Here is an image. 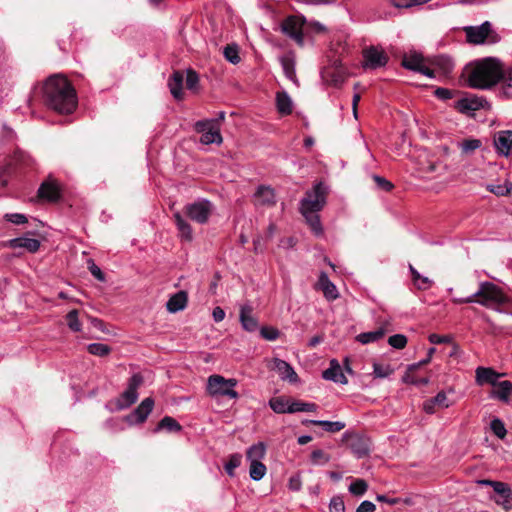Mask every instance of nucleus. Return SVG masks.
Instances as JSON below:
<instances>
[{
    "label": "nucleus",
    "instance_id": "46",
    "mask_svg": "<svg viewBox=\"0 0 512 512\" xmlns=\"http://www.w3.org/2000/svg\"><path fill=\"white\" fill-rule=\"evenodd\" d=\"M368 484L364 479H356L349 486V492L355 496H362L366 493Z\"/></svg>",
    "mask_w": 512,
    "mask_h": 512
},
{
    "label": "nucleus",
    "instance_id": "2",
    "mask_svg": "<svg viewBox=\"0 0 512 512\" xmlns=\"http://www.w3.org/2000/svg\"><path fill=\"white\" fill-rule=\"evenodd\" d=\"M501 76L502 63L496 58L487 57L471 63L467 82L471 88L490 89L500 82Z\"/></svg>",
    "mask_w": 512,
    "mask_h": 512
},
{
    "label": "nucleus",
    "instance_id": "18",
    "mask_svg": "<svg viewBox=\"0 0 512 512\" xmlns=\"http://www.w3.org/2000/svg\"><path fill=\"white\" fill-rule=\"evenodd\" d=\"M273 369L278 372L282 380H287L290 383H296L298 381V375L294 371L293 367L284 360L275 358L273 360Z\"/></svg>",
    "mask_w": 512,
    "mask_h": 512
},
{
    "label": "nucleus",
    "instance_id": "62",
    "mask_svg": "<svg viewBox=\"0 0 512 512\" xmlns=\"http://www.w3.org/2000/svg\"><path fill=\"white\" fill-rule=\"evenodd\" d=\"M373 179L377 184L378 188L383 191L389 192L394 188V185L384 177L374 175Z\"/></svg>",
    "mask_w": 512,
    "mask_h": 512
},
{
    "label": "nucleus",
    "instance_id": "16",
    "mask_svg": "<svg viewBox=\"0 0 512 512\" xmlns=\"http://www.w3.org/2000/svg\"><path fill=\"white\" fill-rule=\"evenodd\" d=\"M154 407V399L152 397H147L136 407L131 415L128 416V419L131 420L135 418V423L142 424L144 423L149 414L152 412Z\"/></svg>",
    "mask_w": 512,
    "mask_h": 512
},
{
    "label": "nucleus",
    "instance_id": "63",
    "mask_svg": "<svg viewBox=\"0 0 512 512\" xmlns=\"http://www.w3.org/2000/svg\"><path fill=\"white\" fill-rule=\"evenodd\" d=\"M392 369L389 366H383L381 364L375 363L373 365V373L376 377L384 378L387 377L389 374L392 373Z\"/></svg>",
    "mask_w": 512,
    "mask_h": 512
},
{
    "label": "nucleus",
    "instance_id": "23",
    "mask_svg": "<svg viewBox=\"0 0 512 512\" xmlns=\"http://www.w3.org/2000/svg\"><path fill=\"white\" fill-rule=\"evenodd\" d=\"M173 219L177 226L179 236L183 241L191 242L193 240V232L191 225L184 219L180 212L173 214Z\"/></svg>",
    "mask_w": 512,
    "mask_h": 512
},
{
    "label": "nucleus",
    "instance_id": "56",
    "mask_svg": "<svg viewBox=\"0 0 512 512\" xmlns=\"http://www.w3.org/2000/svg\"><path fill=\"white\" fill-rule=\"evenodd\" d=\"M388 343L393 348L403 349L407 344V337L403 334H395L388 338Z\"/></svg>",
    "mask_w": 512,
    "mask_h": 512
},
{
    "label": "nucleus",
    "instance_id": "44",
    "mask_svg": "<svg viewBox=\"0 0 512 512\" xmlns=\"http://www.w3.org/2000/svg\"><path fill=\"white\" fill-rule=\"evenodd\" d=\"M271 409L278 414L288 413V400L283 397H275L269 401Z\"/></svg>",
    "mask_w": 512,
    "mask_h": 512
},
{
    "label": "nucleus",
    "instance_id": "50",
    "mask_svg": "<svg viewBox=\"0 0 512 512\" xmlns=\"http://www.w3.org/2000/svg\"><path fill=\"white\" fill-rule=\"evenodd\" d=\"M487 190L496 196H506L512 191V183L506 182L504 185H488Z\"/></svg>",
    "mask_w": 512,
    "mask_h": 512
},
{
    "label": "nucleus",
    "instance_id": "40",
    "mask_svg": "<svg viewBox=\"0 0 512 512\" xmlns=\"http://www.w3.org/2000/svg\"><path fill=\"white\" fill-rule=\"evenodd\" d=\"M266 453V447L264 443L259 442L257 444L252 445L246 452L247 459L252 461H260V459L264 458Z\"/></svg>",
    "mask_w": 512,
    "mask_h": 512
},
{
    "label": "nucleus",
    "instance_id": "58",
    "mask_svg": "<svg viewBox=\"0 0 512 512\" xmlns=\"http://www.w3.org/2000/svg\"><path fill=\"white\" fill-rule=\"evenodd\" d=\"M198 82H199V77H198V74L196 73V71L193 69H188L187 75H186L187 89L194 90L197 87Z\"/></svg>",
    "mask_w": 512,
    "mask_h": 512
},
{
    "label": "nucleus",
    "instance_id": "59",
    "mask_svg": "<svg viewBox=\"0 0 512 512\" xmlns=\"http://www.w3.org/2000/svg\"><path fill=\"white\" fill-rule=\"evenodd\" d=\"M4 219L16 225L28 222V218L24 214L20 213H7L4 215Z\"/></svg>",
    "mask_w": 512,
    "mask_h": 512
},
{
    "label": "nucleus",
    "instance_id": "64",
    "mask_svg": "<svg viewBox=\"0 0 512 512\" xmlns=\"http://www.w3.org/2000/svg\"><path fill=\"white\" fill-rule=\"evenodd\" d=\"M376 510V506L374 503L370 501H363L358 508L356 509V512H374Z\"/></svg>",
    "mask_w": 512,
    "mask_h": 512
},
{
    "label": "nucleus",
    "instance_id": "51",
    "mask_svg": "<svg viewBox=\"0 0 512 512\" xmlns=\"http://www.w3.org/2000/svg\"><path fill=\"white\" fill-rule=\"evenodd\" d=\"M224 56L232 64H237L240 62L238 47L236 45H227L224 48Z\"/></svg>",
    "mask_w": 512,
    "mask_h": 512
},
{
    "label": "nucleus",
    "instance_id": "34",
    "mask_svg": "<svg viewBox=\"0 0 512 512\" xmlns=\"http://www.w3.org/2000/svg\"><path fill=\"white\" fill-rule=\"evenodd\" d=\"M463 155H471L482 146L480 139L468 138L458 143Z\"/></svg>",
    "mask_w": 512,
    "mask_h": 512
},
{
    "label": "nucleus",
    "instance_id": "21",
    "mask_svg": "<svg viewBox=\"0 0 512 512\" xmlns=\"http://www.w3.org/2000/svg\"><path fill=\"white\" fill-rule=\"evenodd\" d=\"M491 395L501 402L509 403L512 397V382L509 380L498 381L493 387Z\"/></svg>",
    "mask_w": 512,
    "mask_h": 512
},
{
    "label": "nucleus",
    "instance_id": "29",
    "mask_svg": "<svg viewBox=\"0 0 512 512\" xmlns=\"http://www.w3.org/2000/svg\"><path fill=\"white\" fill-rule=\"evenodd\" d=\"M240 321L246 331L253 332L258 327V321L252 316V308L243 306L240 311Z\"/></svg>",
    "mask_w": 512,
    "mask_h": 512
},
{
    "label": "nucleus",
    "instance_id": "4",
    "mask_svg": "<svg viewBox=\"0 0 512 512\" xmlns=\"http://www.w3.org/2000/svg\"><path fill=\"white\" fill-rule=\"evenodd\" d=\"M327 194V187L322 182L314 185L313 189L307 191L301 200V213L321 211L326 204Z\"/></svg>",
    "mask_w": 512,
    "mask_h": 512
},
{
    "label": "nucleus",
    "instance_id": "53",
    "mask_svg": "<svg viewBox=\"0 0 512 512\" xmlns=\"http://www.w3.org/2000/svg\"><path fill=\"white\" fill-rule=\"evenodd\" d=\"M403 382L414 385H427L429 383L428 377H416L414 373L406 372L403 376Z\"/></svg>",
    "mask_w": 512,
    "mask_h": 512
},
{
    "label": "nucleus",
    "instance_id": "49",
    "mask_svg": "<svg viewBox=\"0 0 512 512\" xmlns=\"http://www.w3.org/2000/svg\"><path fill=\"white\" fill-rule=\"evenodd\" d=\"M9 247L16 248H26L28 251L32 252V239L27 237H19L9 240Z\"/></svg>",
    "mask_w": 512,
    "mask_h": 512
},
{
    "label": "nucleus",
    "instance_id": "22",
    "mask_svg": "<svg viewBox=\"0 0 512 512\" xmlns=\"http://www.w3.org/2000/svg\"><path fill=\"white\" fill-rule=\"evenodd\" d=\"M431 66H434L438 75L449 76L453 69L454 63L452 59L445 55L434 57L431 61Z\"/></svg>",
    "mask_w": 512,
    "mask_h": 512
},
{
    "label": "nucleus",
    "instance_id": "25",
    "mask_svg": "<svg viewBox=\"0 0 512 512\" xmlns=\"http://www.w3.org/2000/svg\"><path fill=\"white\" fill-rule=\"evenodd\" d=\"M436 407L447 408L449 407L448 399L445 392H439L435 397L426 400L423 404V409L426 413L432 414L435 412Z\"/></svg>",
    "mask_w": 512,
    "mask_h": 512
},
{
    "label": "nucleus",
    "instance_id": "42",
    "mask_svg": "<svg viewBox=\"0 0 512 512\" xmlns=\"http://www.w3.org/2000/svg\"><path fill=\"white\" fill-rule=\"evenodd\" d=\"M66 323L69 329L73 332H80L82 329V324L79 321V311L77 309H73L65 317Z\"/></svg>",
    "mask_w": 512,
    "mask_h": 512
},
{
    "label": "nucleus",
    "instance_id": "17",
    "mask_svg": "<svg viewBox=\"0 0 512 512\" xmlns=\"http://www.w3.org/2000/svg\"><path fill=\"white\" fill-rule=\"evenodd\" d=\"M316 289L321 290L328 301H333L338 298L339 294L336 286L330 281L325 272H321L319 279L315 285Z\"/></svg>",
    "mask_w": 512,
    "mask_h": 512
},
{
    "label": "nucleus",
    "instance_id": "60",
    "mask_svg": "<svg viewBox=\"0 0 512 512\" xmlns=\"http://www.w3.org/2000/svg\"><path fill=\"white\" fill-rule=\"evenodd\" d=\"M330 512H345V505L342 497L334 496L329 504Z\"/></svg>",
    "mask_w": 512,
    "mask_h": 512
},
{
    "label": "nucleus",
    "instance_id": "19",
    "mask_svg": "<svg viewBox=\"0 0 512 512\" xmlns=\"http://www.w3.org/2000/svg\"><path fill=\"white\" fill-rule=\"evenodd\" d=\"M183 81H184V73L183 71H174L168 80V86L171 94L176 100H182L184 96L183 92Z\"/></svg>",
    "mask_w": 512,
    "mask_h": 512
},
{
    "label": "nucleus",
    "instance_id": "30",
    "mask_svg": "<svg viewBox=\"0 0 512 512\" xmlns=\"http://www.w3.org/2000/svg\"><path fill=\"white\" fill-rule=\"evenodd\" d=\"M276 106L281 115H290L292 113V100L287 92L280 91L276 94Z\"/></svg>",
    "mask_w": 512,
    "mask_h": 512
},
{
    "label": "nucleus",
    "instance_id": "57",
    "mask_svg": "<svg viewBox=\"0 0 512 512\" xmlns=\"http://www.w3.org/2000/svg\"><path fill=\"white\" fill-rule=\"evenodd\" d=\"M261 336L268 341H274L278 339L280 331L275 327L264 326L260 330Z\"/></svg>",
    "mask_w": 512,
    "mask_h": 512
},
{
    "label": "nucleus",
    "instance_id": "54",
    "mask_svg": "<svg viewBox=\"0 0 512 512\" xmlns=\"http://www.w3.org/2000/svg\"><path fill=\"white\" fill-rule=\"evenodd\" d=\"M330 456L321 449H316L311 453V461L315 465H322L329 462Z\"/></svg>",
    "mask_w": 512,
    "mask_h": 512
},
{
    "label": "nucleus",
    "instance_id": "48",
    "mask_svg": "<svg viewBox=\"0 0 512 512\" xmlns=\"http://www.w3.org/2000/svg\"><path fill=\"white\" fill-rule=\"evenodd\" d=\"M242 456L239 453L232 454L225 464V471L229 476H234V470L240 466Z\"/></svg>",
    "mask_w": 512,
    "mask_h": 512
},
{
    "label": "nucleus",
    "instance_id": "12",
    "mask_svg": "<svg viewBox=\"0 0 512 512\" xmlns=\"http://www.w3.org/2000/svg\"><path fill=\"white\" fill-rule=\"evenodd\" d=\"M489 106L487 100L483 97H479L476 95H469L467 97H463L455 102L454 108L460 112L467 114L469 112H474L479 109H484Z\"/></svg>",
    "mask_w": 512,
    "mask_h": 512
},
{
    "label": "nucleus",
    "instance_id": "8",
    "mask_svg": "<svg viewBox=\"0 0 512 512\" xmlns=\"http://www.w3.org/2000/svg\"><path fill=\"white\" fill-rule=\"evenodd\" d=\"M195 130L202 134L200 137V142L202 144H220L223 141L220 133V127L217 125V120L198 121L195 123Z\"/></svg>",
    "mask_w": 512,
    "mask_h": 512
},
{
    "label": "nucleus",
    "instance_id": "55",
    "mask_svg": "<svg viewBox=\"0 0 512 512\" xmlns=\"http://www.w3.org/2000/svg\"><path fill=\"white\" fill-rule=\"evenodd\" d=\"M461 92L458 91V90H451V89H447V88H442V87H438L435 91H434V95L440 99V100H448V99H451L453 97H455L456 95L460 94Z\"/></svg>",
    "mask_w": 512,
    "mask_h": 512
},
{
    "label": "nucleus",
    "instance_id": "1",
    "mask_svg": "<svg viewBox=\"0 0 512 512\" xmlns=\"http://www.w3.org/2000/svg\"><path fill=\"white\" fill-rule=\"evenodd\" d=\"M42 93L45 105L60 114H71L77 107L76 90L63 75L48 77L42 86Z\"/></svg>",
    "mask_w": 512,
    "mask_h": 512
},
{
    "label": "nucleus",
    "instance_id": "61",
    "mask_svg": "<svg viewBox=\"0 0 512 512\" xmlns=\"http://www.w3.org/2000/svg\"><path fill=\"white\" fill-rule=\"evenodd\" d=\"M88 263V269L90 273L99 281L104 282L105 281V274L102 272V270L94 263L92 259H89L87 261Z\"/></svg>",
    "mask_w": 512,
    "mask_h": 512
},
{
    "label": "nucleus",
    "instance_id": "10",
    "mask_svg": "<svg viewBox=\"0 0 512 512\" xmlns=\"http://www.w3.org/2000/svg\"><path fill=\"white\" fill-rule=\"evenodd\" d=\"M143 377L140 374H133L129 381L127 389L121 394L120 402L117 403L118 409H125L134 404L138 399V388L143 384Z\"/></svg>",
    "mask_w": 512,
    "mask_h": 512
},
{
    "label": "nucleus",
    "instance_id": "38",
    "mask_svg": "<svg viewBox=\"0 0 512 512\" xmlns=\"http://www.w3.org/2000/svg\"><path fill=\"white\" fill-rule=\"evenodd\" d=\"M500 82L502 85V92L507 98H512V68L504 69L502 67V76Z\"/></svg>",
    "mask_w": 512,
    "mask_h": 512
},
{
    "label": "nucleus",
    "instance_id": "28",
    "mask_svg": "<svg viewBox=\"0 0 512 512\" xmlns=\"http://www.w3.org/2000/svg\"><path fill=\"white\" fill-rule=\"evenodd\" d=\"M499 377L500 374L492 368L478 367L476 369V380L479 384L488 383L494 387Z\"/></svg>",
    "mask_w": 512,
    "mask_h": 512
},
{
    "label": "nucleus",
    "instance_id": "27",
    "mask_svg": "<svg viewBox=\"0 0 512 512\" xmlns=\"http://www.w3.org/2000/svg\"><path fill=\"white\" fill-rule=\"evenodd\" d=\"M321 74L322 78L326 82L337 86L344 81L345 70L340 68L324 67Z\"/></svg>",
    "mask_w": 512,
    "mask_h": 512
},
{
    "label": "nucleus",
    "instance_id": "35",
    "mask_svg": "<svg viewBox=\"0 0 512 512\" xmlns=\"http://www.w3.org/2000/svg\"><path fill=\"white\" fill-rule=\"evenodd\" d=\"M281 65L285 76L293 82H297L295 72V61L291 56H284L281 58Z\"/></svg>",
    "mask_w": 512,
    "mask_h": 512
},
{
    "label": "nucleus",
    "instance_id": "15",
    "mask_svg": "<svg viewBox=\"0 0 512 512\" xmlns=\"http://www.w3.org/2000/svg\"><path fill=\"white\" fill-rule=\"evenodd\" d=\"M493 142L500 155L509 156L512 149V131L503 130L495 133Z\"/></svg>",
    "mask_w": 512,
    "mask_h": 512
},
{
    "label": "nucleus",
    "instance_id": "43",
    "mask_svg": "<svg viewBox=\"0 0 512 512\" xmlns=\"http://www.w3.org/2000/svg\"><path fill=\"white\" fill-rule=\"evenodd\" d=\"M266 473V466L261 461H252L250 464L249 474L255 480H261Z\"/></svg>",
    "mask_w": 512,
    "mask_h": 512
},
{
    "label": "nucleus",
    "instance_id": "47",
    "mask_svg": "<svg viewBox=\"0 0 512 512\" xmlns=\"http://www.w3.org/2000/svg\"><path fill=\"white\" fill-rule=\"evenodd\" d=\"M490 428L494 435L497 436L499 439L505 438L507 430L502 420H500L499 418H494L490 423Z\"/></svg>",
    "mask_w": 512,
    "mask_h": 512
},
{
    "label": "nucleus",
    "instance_id": "9",
    "mask_svg": "<svg viewBox=\"0 0 512 512\" xmlns=\"http://www.w3.org/2000/svg\"><path fill=\"white\" fill-rule=\"evenodd\" d=\"M305 18L299 16H288L281 23L282 32L293 39L297 44L303 45L304 35L303 26Z\"/></svg>",
    "mask_w": 512,
    "mask_h": 512
},
{
    "label": "nucleus",
    "instance_id": "11",
    "mask_svg": "<svg viewBox=\"0 0 512 512\" xmlns=\"http://www.w3.org/2000/svg\"><path fill=\"white\" fill-rule=\"evenodd\" d=\"M362 55L364 58V64L363 66L368 69H377L384 67L388 61L389 56L387 53L382 50L378 49L375 46H369L363 49Z\"/></svg>",
    "mask_w": 512,
    "mask_h": 512
},
{
    "label": "nucleus",
    "instance_id": "6",
    "mask_svg": "<svg viewBox=\"0 0 512 512\" xmlns=\"http://www.w3.org/2000/svg\"><path fill=\"white\" fill-rule=\"evenodd\" d=\"M213 206L208 200H200L184 206L183 214L198 224H206L212 214Z\"/></svg>",
    "mask_w": 512,
    "mask_h": 512
},
{
    "label": "nucleus",
    "instance_id": "41",
    "mask_svg": "<svg viewBox=\"0 0 512 512\" xmlns=\"http://www.w3.org/2000/svg\"><path fill=\"white\" fill-rule=\"evenodd\" d=\"M317 409V405L315 403L303 402V401H293L288 406V413L295 412H314Z\"/></svg>",
    "mask_w": 512,
    "mask_h": 512
},
{
    "label": "nucleus",
    "instance_id": "36",
    "mask_svg": "<svg viewBox=\"0 0 512 512\" xmlns=\"http://www.w3.org/2000/svg\"><path fill=\"white\" fill-rule=\"evenodd\" d=\"M424 61L425 59L421 55L414 53L409 56H405L403 58L402 65L406 69L418 72Z\"/></svg>",
    "mask_w": 512,
    "mask_h": 512
},
{
    "label": "nucleus",
    "instance_id": "31",
    "mask_svg": "<svg viewBox=\"0 0 512 512\" xmlns=\"http://www.w3.org/2000/svg\"><path fill=\"white\" fill-rule=\"evenodd\" d=\"M161 430H166L169 433H177L182 430V426L173 417L165 416L158 422L154 429V433H157Z\"/></svg>",
    "mask_w": 512,
    "mask_h": 512
},
{
    "label": "nucleus",
    "instance_id": "26",
    "mask_svg": "<svg viewBox=\"0 0 512 512\" xmlns=\"http://www.w3.org/2000/svg\"><path fill=\"white\" fill-rule=\"evenodd\" d=\"M254 196L260 205L273 206L276 203L274 190L268 186H259Z\"/></svg>",
    "mask_w": 512,
    "mask_h": 512
},
{
    "label": "nucleus",
    "instance_id": "7",
    "mask_svg": "<svg viewBox=\"0 0 512 512\" xmlns=\"http://www.w3.org/2000/svg\"><path fill=\"white\" fill-rule=\"evenodd\" d=\"M237 384L235 379H225L220 375H211L208 378V392L211 395L228 396L229 398H237L238 394L233 389Z\"/></svg>",
    "mask_w": 512,
    "mask_h": 512
},
{
    "label": "nucleus",
    "instance_id": "3",
    "mask_svg": "<svg viewBox=\"0 0 512 512\" xmlns=\"http://www.w3.org/2000/svg\"><path fill=\"white\" fill-rule=\"evenodd\" d=\"M476 303L498 312H504L501 307L509 304L510 298L500 287L492 282H481L475 293Z\"/></svg>",
    "mask_w": 512,
    "mask_h": 512
},
{
    "label": "nucleus",
    "instance_id": "20",
    "mask_svg": "<svg viewBox=\"0 0 512 512\" xmlns=\"http://www.w3.org/2000/svg\"><path fill=\"white\" fill-rule=\"evenodd\" d=\"M322 376L326 380H331L340 384H347L348 380L344 375L340 364L337 360H331L330 367L323 371Z\"/></svg>",
    "mask_w": 512,
    "mask_h": 512
},
{
    "label": "nucleus",
    "instance_id": "24",
    "mask_svg": "<svg viewBox=\"0 0 512 512\" xmlns=\"http://www.w3.org/2000/svg\"><path fill=\"white\" fill-rule=\"evenodd\" d=\"M188 302V294L186 291H178L173 294L166 303V308L170 313H176L183 310Z\"/></svg>",
    "mask_w": 512,
    "mask_h": 512
},
{
    "label": "nucleus",
    "instance_id": "52",
    "mask_svg": "<svg viewBox=\"0 0 512 512\" xmlns=\"http://www.w3.org/2000/svg\"><path fill=\"white\" fill-rule=\"evenodd\" d=\"M493 490L506 501L511 497L512 494L511 488L504 482L496 481L495 485L493 486Z\"/></svg>",
    "mask_w": 512,
    "mask_h": 512
},
{
    "label": "nucleus",
    "instance_id": "32",
    "mask_svg": "<svg viewBox=\"0 0 512 512\" xmlns=\"http://www.w3.org/2000/svg\"><path fill=\"white\" fill-rule=\"evenodd\" d=\"M305 217L307 224L309 225L311 231L316 235L320 236L323 234V227L321 224L320 216L317 212H306L302 213Z\"/></svg>",
    "mask_w": 512,
    "mask_h": 512
},
{
    "label": "nucleus",
    "instance_id": "33",
    "mask_svg": "<svg viewBox=\"0 0 512 512\" xmlns=\"http://www.w3.org/2000/svg\"><path fill=\"white\" fill-rule=\"evenodd\" d=\"M409 270L411 272L413 284L418 290H427L432 286L433 281L428 277L420 275V273L411 264L409 265Z\"/></svg>",
    "mask_w": 512,
    "mask_h": 512
},
{
    "label": "nucleus",
    "instance_id": "45",
    "mask_svg": "<svg viewBox=\"0 0 512 512\" xmlns=\"http://www.w3.org/2000/svg\"><path fill=\"white\" fill-rule=\"evenodd\" d=\"M87 350L92 355L104 357L111 352V347L103 343H92L88 345Z\"/></svg>",
    "mask_w": 512,
    "mask_h": 512
},
{
    "label": "nucleus",
    "instance_id": "14",
    "mask_svg": "<svg viewBox=\"0 0 512 512\" xmlns=\"http://www.w3.org/2000/svg\"><path fill=\"white\" fill-rule=\"evenodd\" d=\"M343 441H349V447L357 458L366 457L370 453V442L365 437L345 433Z\"/></svg>",
    "mask_w": 512,
    "mask_h": 512
},
{
    "label": "nucleus",
    "instance_id": "37",
    "mask_svg": "<svg viewBox=\"0 0 512 512\" xmlns=\"http://www.w3.org/2000/svg\"><path fill=\"white\" fill-rule=\"evenodd\" d=\"M309 423L316 426H321L325 431L330 433H336L345 428V423L340 421L331 422L323 420H310Z\"/></svg>",
    "mask_w": 512,
    "mask_h": 512
},
{
    "label": "nucleus",
    "instance_id": "5",
    "mask_svg": "<svg viewBox=\"0 0 512 512\" xmlns=\"http://www.w3.org/2000/svg\"><path fill=\"white\" fill-rule=\"evenodd\" d=\"M62 198V192L58 181L49 176L39 186L34 202L55 204Z\"/></svg>",
    "mask_w": 512,
    "mask_h": 512
},
{
    "label": "nucleus",
    "instance_id": "39",
    "mask_svg": "<svg viewBox=\"0 0 512 512\" xmlns=\"http://www.w3.org/2000/svg\"><path fill=\"white\" fill-rule=\"evenodd\" d=\"M385 335V330L379 328L375 331H369L359 334L356 339L362 344H368L381 339Z\"/></svg>",
    "mask_w": 512,
    "mask_h": 512
},
{
    "label": "nucleus",
    "instance_id": "13",
    "mask_svg": "<svg viewBox=\"0 0 512 512\" xmlns=\"http://www.w3.org/2000/svg\"><path fill=\"white\" fill-rule=\"evenodd\" d=\"M467 41L472 44H482L491 34V24L486 21L480 26H467L463 28Z\"/></svg>",
    "mask_w": 512,
    "mask_h": 512
}]
</instances>
